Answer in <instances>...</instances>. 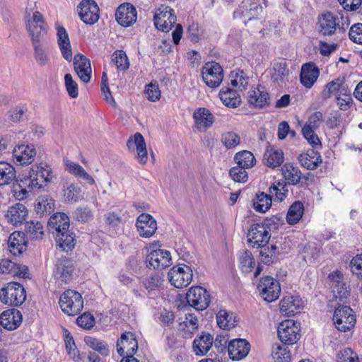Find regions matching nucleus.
<instances>
[{
    "mask_svg": "<svg viewBox=\"0 0 362 362\" xmlns=\"http://www.w3.org/2000/svg\"><path fill=\"white\" fill-rule=\"evenodd\" d=\"M272 206L271 195H268L264 192H259L256 194L255 199L253 201L254 209L261 213L267 211Z\"/></svg>",
    "mask_w": 362,
    "mask_h": 362,
    "instance_id": "37998d69",
    "label": "nucleus"
},
{
    "mask_svg": "<svg viewBox=\"0 0 362 362\" xmlns=\"http://www.w3.org/2000/svg\"><path fill=\"white\" fill-rule=\"evenodd\" d=\"M21 313L16 309L5 310L0 315V325L8 330L16 329L21 325Z\"/></svg>",
    "mask_w": 362,
    "mask_h": 362,
    "instance_id": "bb28decb",
    "label": "nucleus"
},
{
    "mask_svg": "<svg viewBox=\"0 0 362 362\" xmlns=\"http://www.w3.org/2000/svg\"><path fill=\"white\" fill-rule=\"evenodd\" d=\"M257 289L263 299L267 302L275 301L281 293L279 282L270 276H265L260 279Z\"/></svg>",
    "mask_w": 362,
    "mask_h": 362,
    "instance_id": "6e6552de",
    "label": "nucleus"
},
{
    "mask_svg": "<svg viewBox=\"0 0 362 362\" xmlns=\"http://www.w3.org/2000/svg\"><path fill=\"white\" fill-rule=\"evenodd\" d=\"M250 350V344L244 339H235L228 345L230 358L233 361H239L247 356Z\"/></svg>",
    "mask_w": 362,
    "mask_h": 362,
    "instance_id": "aec40b11",
    "label": "nucleus"
},
{
    "mask_svg": "<svg viewBox=\"0 0 362 362\" xmlns=\"http://www.w3.org/2000/svg\"><path fill=\"white\" fill-rule=\"evenodd\" d=\"M78 15L86 24L93 25L98 21L99 8L93 0H83L78 6Z\"/></svg>",
    "mask_w": 362,
    "mask_h": 362,
    "instance_id": "4468645a",
    "label": "nucleus"
},
{
    "mask_svg": "<svg viewBox=\"0 0 362 362\" xmlns=\"http://www.w3.org/2000/svg\"><path fill=\"white\" fill-rule=\"evenodd\" d=\"M163 280L158 274H154L146 278L144 281V286L149 291H152L161 285Z\"/></svg>",
    "mask_w": 362,
    "mask_h": 362,
    "instance_id": "774afa93",
    "label": "nucleus"
},
{
    "mask_svg": "<svg viewBox=\"0 0 362 362\" xmlns=\"http://www.w3.org/2000/svg\"><path fill=\"white\" fill-rule=\"evenodd\" d=\"M66 349L68 354L74 360H83L85 354H80L71 334L66 328H63Z\"/></svg>",
    "mask_w": 362,
    "mask_h": 362,
    "instance_id": "58836bf2",
    "label": "nucleus"
},
{
    "mask_svg": "<svg viewBox=\"0 0 362 362\" xmlns=\"http://www.w3.org/2000/svg\"><path fill=\"white\" fill-rule=\"evenodd\" d=\"M278 337L286 345L293 344L300 338V326L293 320H286L278 326Z\"/></svg>",
    "mask_w": 362,
    "mask_h": 362,
    "instance_id": "423d86ee",
    "label": "nucleus"
},
{
    "mask_svg": "<svg viewBox=\"0 0 362 362\" xmlns=\"http://www.w3.org/2000/svg\"><path fill=\"white\" fill-rule=\"evenodd\" d=\"M349 39L355 43L362 45V23L353 25L349 32Z\"/></svg>",
    "mask_w": 362,
    "mask_h": 362,
    "instance_id": "0e129e2a",
    "label": "nucleus"
},
{
    "mask_svg": "<svg viewBox=\"0 0 362 362\" xmlns=\"http://www.w3.org/2000/svg\"><path fill=\"white\" fill-rule=\"evenodd\" d=\"M76 323L78 326L89 329L93 327L95 319L91 314L84 313L76 319Z\"/></svg>",
    "mask_w": 362,
    "mask_h": 362,
    "instance_id": "338daca9",
    "label": "nucleus"
},
{
    "mask_svg": "<svg viewBox=\"0 0 362 362\" xmlns=\"http://www.w3.org/2000/svg\"><path fill=\"white\" fill-rule=\"evenodd\" d=\"M49 230L56 235V242L64 251L71 250L75 246L73 233L69 230V218L64 213H56L49 219Z\"/></svg>",
    "mask_w": 362,
    "mask_h": 362,
    "instance_id": "f257e3e1",
    "label": "nucleus"
},
{
    "mask_svg": "<svg viewBox=\"0 0 362 362\" xmlns=\"http://www.w3.org/2000/svg\"><path fill=\"white\" fill-rule=\"evenodd\" d=\"M36 155V150L33 144H21L14 148L13 156L21 165L33 163Z\"/></svg>",
    "mask_w": 362,
    "mask_h": 362,
    "instance_id": "412c9836",
    "label": "nucleus"
},
{
    "mask_svg": "<svg viewBox=\"0 0 362 362\" xmlns=\"http://www.w3.org/2000/svg\"><path fill=\"white\" fill-rule=\"evenodd\" d=\"M221 141L227 148H232L240 142V136L235 132H228L222 135Z\"/></svg>",
    "mask_w": 362,
    "mask_h": 362,
    "instance_id": "13d9d810",
    "label": "nucleus"
},
{
    "mask_svg": "<svg viewBox=\"0 0 362 362\" xmlns=\"http://www.w3.org/2000/svg\"><path fill=\"white\" fill-rule=\"evenodd\" d=\"M197 128L206 131L214 122V116L206 108H199L193 114Z\"/></svg>",
    "mask_w": 362,
    "mask_h": 362,
    "instance_id": "2f4dec72",
    "label": "nucleus"
},
{
    "mask_svg": "<svg viewBox=\"0 0 362 362\" xmlns=\"http://www.w3.org/2000/svg\"><path fill=\"white\" fill-rule=\"evenodd\" d=\"M343 81L340 78H337L328 83L322 92V97L323 99H327L331 95L343 88Z\"/></svg>",
    "mask_w": 362,
    "mask_h": 362,
    "instance_id": "5fc2aeb1",
    "label": "nucleus"
},
{
    "mask_svg": "<svg viewBox=\"0 0 362 362\" xmlns=\"http://www.w3.org/2000/svg\"><path fill=\"white\" fill-rule=\"evenodd\" d=\"M234 160L237 165L246 169L254 166L256 159L254 155L249 151H242L235 155Z\"/></svg>",
    "mask_w": 362,
    "mask_h": 362,
    "instance_id": "c03bdc74",
    "label": "nucleus"
},
{
    "mask_svg": "<svg viewBox=\"0 0 362 362\" xmlns=\"http://www.w3.org/2000/svg\"><path fill=\"white\" fill-rule=\"evenodd\" d=\"M127 145L129 148H131L132 146L135 145L136 147L137 156L140 163L143 164L146 163L148 158L147 150L144 138L141 133L136 132L134 136V141L129 139Z\"/></svg>",
    "mask_w": 362,
    "mask_h": 362,
    "instance_id": "f704fd0d",
    "label": "nucleus"
},
{
    "mask_svg": "<svg viewBox=\"0 0 362 362\" xmlns=\"http://www.w3.org/2000/svg\"><path fill=\"white\" fill-rule=\"evenodd\" d=\"M320 75L319 68L314 62L304 64L301 67L300 80L303 86L310 88Z\"/></svg>",
    "mask_w": 362,
    "mask_h": 362,
    "instance_id": "5701e85b",
    "label": "nucleus"
},
{
    "mask_svg": "<svg viewBox=\"0 0 362 362\" xmlns=\"http://www.w3.org/2000/svg\"><path fill=\"white\" fill-rule=\"evenodd\" d=\"M301 165L308 170L316 169L322 162L320 153L315 149H309L298 156Z\"/></svg>",
    "mask_w": 362,
    "mask_h": 362,
    "instance_id": "c756f323",
    "label": "nucleus"
},
{
    "mask_svg": "<svg viewBox=\"0 0 362 362\" xmlns=\"http://www.w3.org/2000/svg\"><path fill=\"white\" fill-rule=\"evenodd\" d=\"M25 230L31 239L40 240L44 235L43 226L39 221L26 222Z\"/></svg>",
    "mask_w": 362,
    "mask_h": 362,
    "instance_id": "8fccbe9b",
    "label": "nucleus"
},
{
    "mask_svg": "<svg viewBox=\"0 0 362 362\" xmlns=\"http://www.w3.org/2000/svg\"><path fill=\"white\" fill-rule=\"evenodd\" d=\"M74 66L76 73L83 82L90 81L91 66L88 59L82 54L78 53L74 58Z\"/></svg>",
    "mask_w": 362,
    "mask_h": 362,
    "instance_id": "b1692460",
    "label": "nucleus"
},
{
    "mask_svg": "<svg viewBox=\"0 0 362 362\" xmlns=\"http://www.w3.org/2000/svg\"><path fill=\"white\" fill-rule=\"evenodd\" d=\"M136 226L140 236L148 238L157 230V222L151 215L144 213L138 216Z\"/></svg>",
    "mask_w": 362,
    "mask_h": 362,
    "instance_id": "6ab92c4d",
    "label": "nucleus"
},
{
    "mask_svg": "<svg viewBox=\"0 0 362 362\" xmlns=\"http://www.w3.org/2000/svg\"><path fill=\"white\" fill-rule=\"evenodd\" d=\"M357 354L354 353L350 348H346L337 354V362H356Z\"/></svg>",
    "mask_w": 362,
    "mask_h": 362,
    "instance_id": "69168bd1",
    "label": "nucleus"
},
{
    "mask_svg": "<svg viewBox=\"0 0 362 362\" xmlns=\"http://www.w3.org/2000/svg\"><path fill=\"white\" fill-rule=\"evenodd\" d=\"M63 196L65 201L70 203H76L83 199L81 189L74 184L64 186Z\"/></svg>",
    "mask_w": 362,
    "mask_h": 362,
    "instance_id": "a19ab883",
    "label": "nucleus"
},
{
    "mask_svg": "<svg viewBox=\"0 0 362 362\" xmlns=\"http://www.w3.org/2000/svg\"><path fill=\"white\" fill-rule=\"evenodd\" d=\"M74 270L71 259L61 258L56 266L55 276L62 282H69L72 279V273Z\"/></svg>",
    "mask_w": 362,
    "mask_h": 362,
    "instance_id": "cd10ccee",
    "label": "nucleus"
},
{
    "mask_svg": "<svg viewBox=\"0 0 362 362\" xmlns=\"http://www.w3.org/2000/svg\"><path fill=\"white\" fill-rule=\"evenodd\" d=\"M337 104L339 105V107L342 110H346L350 106V104L352 102V98L351 97L350 93H347V90L345 88H343L340 90V93L339 96L337 97Z\"/></svg>",
    "mask_w": 362,
    "mask_h": 362,
    "instance_id": "e2e57ef3",
    "label": "nucleus"
},
{
    "mask_svg": "<svg viewBox=\"0 0 362 362\" xmlns=\"http://www.w3.org/2000/svg\"><path fill=\"white\" fill-rule=\"evenodd\" d=\"M117 350L120 356H134L138 350V342L133 332H127L122 334L117 342Z\"/></svg>",
    "mask_w": 362,
    "mask_h": 362,
    "instance_id": "f3484780",
    "label": "nucleus"
},
{
    "mask_svg": "<svg viewBox=\"0 0 362 362\" xmlns=\"http://www.w3.org/2000/svg\"><path fill=\"white\" fill-rule=\"evenodd\" d=\"M318 32L322 36L334 35L338 28L337 18L331 12H327L318 17Z\"/></svg>",
    "mask_w": 362,
    "mask_h": 362,
    "instance_id": "4be33fe9",
    "label": "nucleus"
},
{
    "mask_svg": "<svg viewBox=\"0 0 362 362\" xmlns=\"http://www.w3.org/2000/svg\"><path fill=\"white\" fill-rule=\"evenodd\" d=\"M245 169L238 165L233 167L229 171V175L235 182H245L248 180V175Z\"/></svg>",
    "mask_w": 362,
    "mask_h": 362,
    "instance_id": "bf43d9fd",
    "label": "nucleus"
},
{
    "mask_svg": "<svg viewBox=\"0 0 362 362\" xmlns=\"http://www.w3.org/2000/svg\"><path fill=\"white\" fill-rule=\"evenodd\" d=\"M28 271L27 266L17 264L8 259H3L0 261V273L1 274L28 278L29 275Z\"/></svg>",
    "mask_w": 362,
    "mask_h": 362,
    "instance_id": "393cba45",
    "label": "nucleus"
},
{
    "mask_svg": "<svg viewBox=\"0 0 362 362\" xmlns=\"http://www.w3.org/2000/svg\"><path fill=\"white\" fill-rule=\"evenodd\" d=\"M264 162L269 168H274L280 166L284 162V153L281 149L274 146H268L264 154Z\"/></svg>",
    "mask_w": 362,
    "mask_h": 362,
    "instance_id": "72a5a7b5",
    "label": "nucleus"
},
{
    "mask_svg": "<svg viewBox=\"0 0 362 362\" xmlns=\"http://www.w3.org/2000/svg\"><path fill=\"white\" fill-rule=\"evenodd\" d=\"M202 75L204 83L210 88L218 87L223 78L221 66L214 62H208L204 66Z\"/></svg>",
    "mask_w": 362,
    "mask_h": 362,
    "instance_id": "9b49d317",
    "label": "nucleus"
},
{
    "mask_svg": "<svg viewBox=\"0 0 362 362\" xmlns=\"http://www.w3.org/2000/svg\"><path fill=\"white\" fill-rule=\"evenodd\" d=\"M147 267L163 269L172 264L170 252L165 250H153L146 257Z\"/></svg>",
    "mask_w": 362,
    "mask_h": 362,
    "instance_id": "2eb2a0df",
    "label": "nucleus"
},
{
    "mask_svg": "<svg viewBox=\"0 0 362 362\" xmlns=\"http://www.w3.org/2000/svg\"><path fill=\"white\" fill-rule=\"evenodd\" d=\"M112 62L117 69L121 71H126L129 67L128 57L123 50L115 51L112 56Z\"/></svg>",
    "mask_w": 362,
    "mask_h": 362,
    "instance_id": "864d4df0",
    "label": "nucleus"
},
{
    "mask_svg": "<svg viewBox=\"0 0 362 362\" xmlns=\"http://www.w3.org/2000/svg\"><path fill=\"white\" fill-rule=\"evenodd\" d=\"M8 245L10 252L14 255L23 253L27 248L24 233L18 231L11 233L8 240Z\"/></svg>",
    "mask_w": 362,
    "mask_h": 362,
    "instance_id": "473e14b6",
    "label": "nucleus"
},
{
    "mask_svg": "<svg viewBox=\"0 0 362 362\" xmlns=\"http://www.w3.org/2000/svg\"><path fill=\"white\" fill-rule=\"evenodd\" d=\"M84 340L87 346L98 351L102 356H107L109 354V349L105 341L91 337H86Z\"/></svg>",
    "mask_w": 362,
    "mask_h": 362,
    "instance_id": "603ef678",
    "label": "nucleus"
},
{
    "mask_svg": "<svg viewBox=\"0 0 362 362\" xmlns=\"http://www.w3.org/2000/svg\"><path fill=\"white\" fill-rule=\"evenodd\" d=\"M59 305L62 310L69 315H76L83 308L81 295L74 290H66L60 296Z\"/></svg>",
    "mask_w": 362,
    "mask_h": 362,
    "instance_id": "20e7f679",
    "label": "nucleus"
},
{
    "mask_svg": "<svg viewBox=\"0 0 362 362\" xmlns=\"http://www.w3.org/2000/svg\"><path fill=\"white\" fill-rule=\"evenodd\" d=\"M64 81L69 95L72 98H76L78 95V85L73 80L72 76L70 74H65Z\"/></svg>",
    "mask_w": 362,
    "mask_h": 362,
    "instance_id": "680f3d73",
    "label": "nucleus"
},
{
    "mask_svg": "<svg viewBox=\"0 0 362 362\" xmlns=\"http://www.w3.org/2000/svg\"><path fill=\"white\" fill-rule=\"evenodd\" d=\"M33 47L34 49V57L36 62L41 66H45L49 60L47 54V43L44 45H33Z\"/></svg>",
    "mask_w": 362,
    "mask_h": 362,
    "instance_id": "3c124183",
    "label": "nucleus"
},
{
    "mask_svg": "<svg viewBox=\"0 0 362 362\" xmlns=\"http://www.w3.org/2000/svg\"><path fill=\"white\" fill-rule=\"evenodd\" d=\"M289 70L287 68V64L284 60L276 62L273 66V73L272 74V79L274 82L284 83L288 80Z\"/></svg>",
    "mask_w": 362,
    "mask_h": 362,
    "instance_id": "ea45409f",
    "label": "nucleus"
},
{
    "mask_svg": "<svg viewBox=\"0 0 362 362\" xmlns=\"http://www.w3.org/2000/svg\"><path fill=\"white\" fill-rule=\"evenodd\" d=\"M52 178V169L47 164L33 165L29 172V175L25 178V184L30 189H40L44 184L49 182Z\"/></svg>",
    "mask_w": 362,
    "mask_h": 362,
    "instance_id": "7ed1b4c3",
    "label": "nucleus"
},
{
    "mask_svg": "<svg viewBox=\"0 0 362 362\" xmlns=\"http://www.w3.org/2000/svg\"><path fill=\"white\" fill-rule=\"evenodd\" d=\"M145 94L147 98L153 102L158 100L160 98V90L157 82L150 83L146 86Z\"/></svg>",
    "mask_w": 362,
    "mask_h": 362,
    "instance_id": "052dcab7",
    "label": "nucleus"
},
{
    "mask_svg": "<svg viewBox=\"0 0 362 362\" xmlns=\"http://www.w3.org/2000/svg\"><path fill=\"white\" fill-rule=\"evenodd\" d=\"M168 279L172 285L176 288H184L187 286L192 279V271L188 266L185 267H173L168 274Z\"/></svg>",
    "mask_w": 362,
    "mask_h": 362,
    "instance_id": "ddd939ff",
    "label": "nucleus"
},
{
    "mask_svg": "<svg viewBox=\"0 0 362 362\" xmlns=\"http://www.w3.org/2000/svg\"><path fill=\"white\" fill-rule=\"evenodd\" d=\"M1 301L9 306L18 307L26 299L24 287L17 282H9L0 290Z\"/></svg>",
    "mask_w": 362,
    "mask_h": 362,
    "instance_id": "f03ea898",
    "label": "nucleus"
},
{
    "mask_svg": "<svg viewBox=\"0 0 362 362\" xmlns=\"http://www.w3.org/2000/svg\"><path fill=\"white\" fill-rule=\"evenodd\" d=\"M213 342V337L210 334L203 332L194 339L192 344L193 351L196 355L204 356L211 348Z\"/></svg>",
    "mask_w": 362,
    "mask_h": 362,
    "instance_id": "7c9ffc66",
    "label": "nucleus"
},
{
    "mask_svg": "<svg viewBox=\"0 0 362 362\" xmlns=\"http://www.w3.org/2000/svg\"><path fill=\"white\" fill-rule=\"evenodd\" d=\"M261 248L259 252L260 260L264 264H272L275 259H276L277 255V247L275 245H272L269 247L267 245L260 246Z\"/></svg>",
    "mask_w": 362,
    "mask_h": 362,
    "instance_id": "09e8293b",
    "label": "nucleus"
},
{
    "mask_svg": "<svg viewBox=\"0 0 362 362\" xmlns=\"http://www.w3.org/2000/svg\"><path fill=\"white\" fill-rule=\"evenodd\" d=\"M281 171L288 184L296 185L300 182L302 173L297 166L292 163H286L282 166Z\"/></svg>",
    "mask_w": 362,
    "mask_h": 362,
    "instance_id": "4c0bfd02",
    "label": "nucleus"
},
{
    "mask_svg": "<svg viewBox=\"0 0 362 362\" xmlns=\"http://www.w3.org/2000/svg\"><path fill=\"white\" fill-rule=\"evenodd\" d=\"M272 356L274 362H289L291 359V354L287 347L279 345L273 348Z\"/></svg>",
    "mask_w": 362,
    "mask_h": 362,
    "instance_id": "4d7b16f0",
    "label": "nucleus"
},
{
    "mask_svg": "<svg viewBox=\"0 0 362 362\" xmlns=\"http://www.w3.org/2000/svg\"><path fill=\"white\" fill-rule=\"evenodd\" d=\"M247 238L253 247L259 248L268 244L271 238L270 229L263 223L252 224L248 230Z\"/></svg>",
    "mask_w": 362,
    "mask_h": 362,
    "instance_id": "1a4fd4ad",
    "label": "nucleus"
},
{
    "mask_svg": "<svg viewBox=\"0 0 362 362\" xmlns=\"http://www.w3.org/2000/svg\"><path fill=\"white\" fill-rule=\"evenodd\" d=\"M332 320L336 328L343 332L350 330L356 323L353 310L346 305L337 308L334 312Z\"/></svg>",
    "mask_w": 362,
    "mask_h": 362,
    "instance_id": "39448f33",
    "label": "nucleus"
},
{
    "mask_svg": "<svg viewBox=\"0 0 362 362\" xmlns=\"http://www.w3.org/2000/svg\"><path fill=\"white\" fill-rule=\"evenodd\" d=\"M240 264L243 272H250L255 264L252 252L249 250L244 251L240 257Z\"/></svg>",
    "mask_w": 362,
    "mask_h": 362,
    "instance_id": "6e6d98bb",
    "label": "nucleus"
},
{
    "mask_svg": "<svg viewBox=\"0 0 362 362\" xmlns=\"http://www.w3.org/2000/svg\"><path fill=\"white\" fill-rule=\"evenodd\" d=\"M248 103L255 107H266L270 105L269 94L264 87H257L249 91Z\"/></svg>",
    "mask_w": 362,
    "mask_h": 362,
    "instance_id": "a878e982",
    "label": "nucleus"
},
{
    "mask_svg": "<svg viewBox=\"0 0 362 362\" xmlns=\"http://www.w3.org/2000/svg\"><path fill=\"white\" fill-rule=\"evenodd\" d=\"M16 177L14 168L5 162H0V186L10 183Z\"/></svg>",
    "mask_w": 362,
    "mask_h": 362,
    "instance_id": "49530a36",
    "label": "nucleus"
},
{
    "mask_svg": "<svg viewBox=\"0 0 362 362\" xmlns=\"http://www.w3.org/2000/svg\"><path fill=\"white\" fill-rule=\"evenodd\" d=\"M230 83L240 90L247 88L249 83V77L242 70L233 71L230 74Z\"/></svg>",
    "mask_w": 362,
    "mask_h": 362,
    "instance_id": "de8ad7c7",
    "label": "nucleus"
},
{
    "mask_svg": "<svg viewBox=\"0 0 362 362\" xmlns=\"http://www.w3.org/2000/svg\"><path fill=\"white\" fill-rule=\"evenodd\" d=\"M154 25L163 32H168L176 23L174 10L169 6H161L154 16Z\"/></svg>",
    "mask_w": 362,
    "mask_h": 362,
    "instance_id": "f8f14e48",
    "label": "nucleus"
},
{
    "mask_svg": "<svg viewBox=\"0 0 362 362\" xmlns=\"http://www.w3.org/2000/svg\"><path fill=\"white\" fill-rule=\"evenodd\" d=\"M188 304L197 310H204L209 305L211 296L209 291L202 286L190 288L186 295Z\"/></svg>",
    "mask_w": 362,
    "mask_h": 362,
    "instance_id": "0eeeda50",
    "label": "nucleus"
},
{
    "mask_svg": "<svg viewBox=\"0 0 362 362\" xmlns=\"http://www.w3.org/2000/svg\"><path fill=\"white\" fill-rule=\"evenodd\" d=\"M262 11V7L256 0H243L238 8L234 12L235 16L244 18V23L246 20L251 21Z\"/></svg>",
    "mask_w": 362,
    "mask_h": 362,
    "instance_id": "dca6fc26",
    "label": "nucleus"
},
{
    "mask_svg": "<svg viewBox=\"0 0 362 362\" xmlns=\"http://www.w3.org/2000/svg\"><path fill=\"white\" fill-rule=\"evenodd\" d=\"M280 310L287 315H294L300 308V300L298 297L288 296L284 297L279 303Z\"/></svg>",
    "mask_w": 362,
    "mask_h": 362,
    "instance_id": "c9c22d12",
    "label": "nucleus"
},
{
    "mask_svg": "<svg viewBox=\"0 0 362 362\" xmlns=\"http://www.w3.org/2000/svg\"><path fill=\"white\" fill-rule=\"evenodd\" d=\"M54 209V201L47 197L40 198L35 204V210L40 216L49 215Z\"/></svg>",
    "mask_w": 362,
    "mask_h": 362,
    "instance_id": "a18cd8bd",
    "label": "nucleus"
},
{
    "mask_svg": "<svg viewBox=\"0 0 362 362\" xmlns=\"http://www.w3.org/2000/svg\"><path fill=\"white\" fill-rule=\"evenodd\" d=\"M33 10L32 6L27 7L25 12V18L27 21V30L29 33L32 45L47 44L46 35L47 33V25H34L30 23V15Z\"/></svg>",
    "mask_w": 362,
    "mask_h": 362,
    "instance_id": "9d476101",
    "label": "nucleus"
},
{
    "mask_svg": "<svg viewBox=\"0 0 362 362\" xmlns=\"http://www.w3.org/2000/svg\"><path fill=\"white\" fill-rule=\"evenodd\" d=\"M304 212V206L302 202L296 201L288 209L286 221L289 225L297 223L302 218Z\"/></svg>",
    "mask_w": 362,
    "mask_h": 362,
    "instance_id": "79ce46f5",
    "label": "nucleus"
},
{
    "mask_svg": "<svg viewBox=\"0 0 362 362\" xmlns=\"http://www.w3.org/2000/svg\"><path fill=\"white\" fill-rule=\"evenodd\" d=\"M28 216V209L21 203L10 206L7 211V218L14 226L22 224Z\"/></svg>",
    "mask_w": 362,
    "mask_h": 362,
    "instance_id": "c85d7f7f",
    "label": "nucleus"
},
{
    "mask_svg": "<svg viewBox=\"0 0 362 362\" xmlns=\"http://www.w3.org/2000/svg\"><path fill=\"white\" fill-rule=\"evenodd\" d=\"M115 18L119 25L123 27H129L136 21V9L129 3L122 4L116 11Z\"/></svg>",
    "mask_w": 362,
    "mask_h": 362,
    "instance_id": "a211bd4d",
    "label": "nucleus"
},
{
    "mask_svg": "<svg viewBox=\"0 0 362 362\" xmlns=\"http://www.w3.org/2000/svg\"><path fill=\"white\" fill-rule=\"evenodd\" d=\"M219 97L223 103L230 107H237L240 105L241 99L238 93L228 87H223L219 92Z\"/></svg>",
    "mask_w": 362,
    "mask_h": 362,
    "instance_id": "e433bc0d",
    "label": "nucleus"
}]
</instances>
